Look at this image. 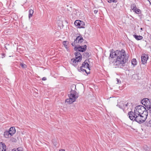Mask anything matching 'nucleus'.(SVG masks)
Returning a JSON list of instances; mask_svg holds the SVG:
<instances>
[{
  "instance_id": "15",
  "label": "nucleus",
  "mask_w": 151,
  "mask_h": 151,
  "mask_svg": "<svg viewBox=\"0 0 151 151\" xmlns=\"http://www.w3.org/2000/svg\"><path fill=\"white\" fill-rule=\"evenodd\" d=\"M63 44L64 45L67 50L68 51H69V49L68 46V42L66 41H64L63 42Z\"/></svg>"
},
{
  "instance_id": "6",
  "label": "nucleus",
  "mask_w": 151,
  "mask_h": 151,
  "mask_svg": "<svg viewBox=\"0 0 151 151\" xmlns=\"http://www.w3.org/2000/svg\"><path fill=\"white\" fill-rule=\"evenodd\" d=\"M74 24L77 28H84L85 24L83 22L78 20L75 21Z\"/></svg>"
},
{
  "instance_id": "26",
  "label": "nucleus",
  "mask_w": 151,
  "mask_h": 151,
  "mask_svg": "<svg viewBox=\"0 0 151 151\" xmlns=\"http://www.w3.org/2000/svg\"><path fill=\"white\" fill-rule=\"evenodd\" d=\"M74 60H76L78 62H79L81 61V59H79V58H78V57H75V59H74Z\"/></svg>"
},
{
  "instance_id": "37",
  "label": "nucleus",
  "mask_w": 151,
  "mask_h": 151,
  "mask_svg": "<svg viewBox=\"0 0 151 151\" xmlns=\"http://www.w3.org/2000/svg\"><path fill=\"white\" fill-rule=\"evenodd\" d=\"M149 111H150V113H151V109H150L149 110Z\"/></svg>"
},
{
  "instance_id": "3",
  "label": "nucleus",
  "mask_w": 151,
  "mask_h": 151,
  "mask_svg": "<svg viewBox=\"0 0 151 151\" xmlns=\"http://www.w3.org/2000/svg\"><path fill=\"white\" fill-rule=\"evenodd\" d=\"M68 96L69 98L66 99L65 102V103L68 104H71L75 102L78 97V95L76 91L72 90L68 94Z\"/></svg>"
},
{
  "instance_id": "8",
  "label": "nucleus",
  "mask_w": 151,
  "mask_h": 151,
  "mask_svg": "<svg viewBox=\"0 0 151 151\" xmlns=\"http://www.w3.org/2000/svg\"><path fill=\"white\" fill-rule=\"evenodd\" d=\"M86 49V46L84 45L83 46H75L74 49L76 51H79L81 52H83L85 51Z\"/></svg>"
},
{
  "instance_id": "29",
  "label": "nucleus",
  "mask_w": 151,
  "mask_h": 151,
  "mask_svg": "<svg viewBox=\"0 0 151 151\" xmlns=\"http://www.w3.org/2000/svg\"><path fill=\"white\" fill-rule=\"evenodd\" d=\"M108 1L109 3H111V2H116L115 0H108Z\"/></svg>"
},
{
  "instance_id": "38",
  "label": "nucleus",
  "mask_w": 151,
  "mask_h": 151,
  "mask_svg": "<svg viewBox=\"0 0 151 151\" xmlns=\"http://www.w3.org/2000/svg\"><path fill=\"white\" fill-rule=\"evenodd\" d=\"M151 123V121H150L149 122V123L150 124Z\"/></svg>"
},
{
  "instance_id": "4",
  "label": "nucleus",
  "mask_w": 151,
  "mask_h": 151,
  "mask_svg": "<svg viewBox=\"0 0 151 151\" xmlns=\"http://www.w3.org/2000/svg\"><path fill=\"white\" fill-rule=\"evenodd\" d=\"M145 112H146L147 114V116L148 114V112L147 110H146L145 107L142 105H139L137 106L134 110L133 113H136L139 114H144Z\"/></svg>"
},
{
  "instance_id": "10",
  "label": "nucleus",
  "mask_w": 151,
  "mask_h": 151,
  "mask_svg": "<svg viewBox=\"0 0 151 151\" xmlns=\"http://www.w3.org/2000/svg\"><path fill=\"white\" fill-rule=\"evenodd\" d=\"M81 66L82 67H83L84 68H85L86 69H88L89 71L90 70V69L89 66V64L86 60H85Z\"/></svg>"
},
{
  "instance_id": "21",
  "label": "nucleus",
  "mask_w": 151,
  "mask_h": 151,
  "mask_svg": "<svg viewBox=\"0 0 151 151\" xmlns=\"http://www.w3.org/2000/svg\"><path fill=\"white\" fill-rule=\"evenodd\" d=\"M71 61L72 62V65L76 67L78 64V62L76 60H75L73 59H72L71 60Z\"/></svg>"
},
{
  "instance_id": "18",
  "label": "nucleus",
  "mask_w": 151,
  "mask_h": 151,
  "mask_svg": "<svg viewBox=\"0 0 151 151\" xmlns=\"http://www.w3.org/2000/svg\"><path fill=\"white\" fill-rule=\"evenodd\" d=\"M132 78L135 79H139L140 77L139 76V74H134L132 76Z\"/></svg>"
},
{
  "instance_id": "19",
  "label": "nucleus",
  "mask_w": 151,
  "mask_h": 151,
  "mask_svg": "<svg viewBox=\"0 0 151 151\" xmlns=\"http://www.w3.org/2000/svg\"><path fill=\"white\" fill-rule=\"evenodd\" d=\"M9 135H10V133L9 131H6L4 132V135L5 137L6 138L9 137Z\"/></svg>"
},
{
  "instance_id": "35",
  "label": "nucleus",
  "mask_w": 151,
  "mask_h": 151,
  "mask_svg": "<svg viewBox=\"0 0 151 151\" xmlns=\"http://www.w3.org/2000/svg\"><path fill=\"white\" fill-rule=\"evenodd\" d=\"M59 151H65L64 149H61L59 150Z\"/></svg>"
},
{
  "instance_id": "40",
  "label": "nucleus",
  "mask_w": 151,
  "mask_h": 151,
  "mask_svg": "<svg viewBox=\"0 0 151 151\" xmlns=\"http://www.w3.org/2000/svg\"><path fill=\"white\" fill-rule=\"evenodd\" d=\"M141 29L142 30V28H141Z\"/></svg>"
},
{
  "instance_id": "41",
  "label": "nucleus",
  "mask_w": 151,
  "mask_h": 151,
  "mask_svg": "<svg viewBox=\"0 0 151 151\" xmlns=\"http://www.w3.org/2000/svg\"><path fill=\"white\" fill-rule=\"evenodd\" d=\"M149 126H150V127H151V125H150Z\"/></svg>"
},
{
  "instance_id": "11",
  "label": "nucleus",
  "mask_w": 151,
  "mask_h": 151,
  "mask_svg": "<svg viewBox=\"0 0 151 151\" xmlns=\"http://www.w3.org/2000/svg\"><path fill=\"white\" fill-rule=\"evenodd\" d=\"M126 102L124 101H121L118 103L117 106H118L120 109H125L124 104Z\"/></svg>"
},
{
  "instance_id": "22",
  "label": "nucleus",
  "mask_w": 151,
  "mask_h": 151,
  "mask_svg": "<svg viewBox=\"0 0 151 151\" xmlns=\"http://www.w3.org/2000/svg\"><path fill=\"white\" fill-rule=\"evenodd\" d=\"M132 64L134 65L137 64V62L135 59L134 58L132 59L131 61Z\"/></svg>"
},
{
  "instance_id": "17",
  "label": "nucleus",
  "mask_w": 151,
  "mask_h": 151,
  "mask_svg": "<svg viewBox=\"0 0 151 151\" xmlns=\"http://www.w3.org/2000/svg\"><path fill=\"white\" fill-rule=\"evenodd\" d=\"M75 55L76 57L79 58V59H82V56L80 52H75Z\"/></svg>"
},
{
  "instance_id": "5",
  "label": "nucleus",
  "mask_w": 151,
  "mask_h": 151,
  "mask_svg": "<svg viewBox=\"0 0 151 151\" xmlns=\"http://www.w3.org/2000/svg\"><path fill=\"white\" fill-rule=\"evenodd\" d=\"M141 102L145 107L150 110L151 109V100L147 98H145L142 100Z\"/></svg>"
},
{
  "instance_id": "31",
  "label": "nucleus",
  "mask_w": 151,
  "mask_h": 151,
  "mask_svg": "<svg viewBox=\"0 0 151 151\" xmlns=\"http://www.w3.org/2000/svg\"><path fill=\"white\" fill-rule=\"evenodd\" d=\"M116 79H117V83H121V81H120L118 78H116Z\"/></svg>"
},
{
  "instance_id": "9",
  "label": "nucleus",
  "mask_w": 151,
  "mask_h": 151,
  "mask_svg": "<svg viewBox=\"0 0 151 151\" xmlns=\"http://www.w3.org/2000/svg\"><path fill=\"white\" fill-rule=\"evenodd\" d=\"M148 59V55L145 54H142L141 56V61L142 63L143 64L146 63Z\"/></svg>"
},
{
  "instance_id": "20",
  "label": "nucleus",
  "mask_w": 151,
  "mask_h": 151,
  "mask_svg": "<svg viewBox=\"0 0 151 151\" xmlns=\"http://www.w3.org/2000/svg\"><path fill=\"white\" fill-rule=\"evenodd\" d=\"M34 13V11L33 10L30 9L29 11V18L30 19L32 16L33 14Z\"/></svg>"
},
{
  "instance_id": "12",
  "label": "nucleus",
  "mask_w": 151,
  "mask_h": 151,
  "mask_svg": "<svg viewBox=\"0 0 151 151\" xmlns=\"http://www.w3.org/2000/svg\"><path fill=\"white\" fill-rule=\"evenodd\" d=\"M78 70L79 72H81L83 73H85L87 74H89L90 72V71L87 72L86 70V69L84 68L83 67H82L81 66L79 68H78Z\"/></svg>"
},
{
  "instance_id": "7",
  "label": "nucleus",
  "mask_w": 151,
  "mask_h": 151,
  "mask_svg": "<svg viewBox=\"0 0 151 151\" xmlns=\"http://www.w3.org/2000/svg\"><path fill=\"white\" fill-rule=\"evenodd\" d=\"M83 39L81 36H78L74 40V42H73L71 45L73 46H75L76 43H81L83 41Z\"/></svg>"
},
{
  "instance_id": "25",
  "label": "nucleus",
  "mask_w": 151,
  "mask_h": 151,
  "mask_svg": "<svg viewBox=\"0 0 151 151\" xmlns=\"http://www.w3.org/2000/svg\"><path fill=\"white\" fill-rule=\"evenodd\" d=\"M12 151H22V149L21 147H19L16 149H12Z\"/></svg>"
},
{
  "instance_id": "1",
  "label": "nucleus",
  "mask_w": 151,
  "mask_h": 151,
  "mask_svg": "<svg viewBox=\"0 0 151 151\" xmlns=\"http://www.w3.org/2000/svg\"><path fill=\"white\" fill-rule=\"evenodd\" d=\"M110 56L112 58H116V60L113 62V65L115 68H121L125 66V64L128 60L129 56L126 54L123 49L111 52Z\"/></svg>"
},
{
  "instance_id": "34",
  "label": "nucleus",
  "mask_w": 151,
  "mask_h": 151,
  "mask_svg": "<svg viewBox=\"0 0 151 151\" xmlns=\"http://www.w3.org/2000/svg\"><path fill=\"white\" fill-rule=\"evenodd\" d=\"M137 8H136V9H135V10H133V12H135V13H136V10H137Z\"/></svg>"
},
{
  "instance_id": "16",
  "label": "nucleus",
  "mask_w": 151,
  "mask_h": 151,
  "mask_svg": "<svg viewBox=\"0 0 151 151\" xmlns=\"http://www.w3.org/2000/svg\"><path fill=\"white\" fill-rule=\"evenodd\" d=\"M133 37L137 40H140L142 39L143 38V37L140 35L138 36L137 35H133Z\"/></svg>"
},
{
  "instance_id": "30",
  "label": "nucleus",
  "mask_w": 151,
  "mask_h": 151,
  "mask_svg": "<svg viewBox=\"0 0 151 151\" xmlns=\"http://www.w3.org/2000/svg\"><path fill=\"white\" fill-rule=\"evenodd\" d=\"M128 103H126V104L125 103L124 106L125 107V109L127 108V107L128 106Z\"/></svg>"
},
{
  "instance_id": "39",
  "label": "nucleus",
  "mask_w": 151,
  "mask_h": 151,
  "mask_svg": "<svg viewBox=\"0 0 151 151\" xmlns=\"http://www.w3.org/2000/svg\"><path fill=\"white\" fill-rule=\"evenodd\" d=\"M5 48H6V50H7V47H6V46H5Z\"/></svg>"
},
{
  "instance_id": "13",
  "label": "nucleus",
  "mask_w": 151,
  "mask_h": 151,
  "mask_svg": "<svg viewBox=\"0 0 151 151\" xmlns=\"http://www.w3.org/2000/svg\"><path fill=\"white\" fill-rule=\"evenodd\" d=\"M6 146L5 144L2 142L0 143V151H6Z\"/></svg>"
},
{
  "instance_id": "28",
  "label": "nucleus",
  "mask_w": 151,
  "mask_h": 151,
  "mask_svg": "<svg viewBox=\"0 0 151 151\" xmlns=\"http://www.w3.org/2000/svg\"><path fill=\"white\" fill-rule=\"evenodd\" d=\"M84 53V56H85L87 57H89V55L88 53L87 52Z\"/></svg>"
},
{
  "instance_id": "33",
  "label": "nucleus",
  "mask_w": 151,
  "mask_h": 151,
  "mask_svg": "<svg viewBox=\"0 0 151 151\" xmlns=\"http://www.w3.org/2000/svg\"><path fill=\"white\" fill-rule=\"evenodd\" d=\"M98 12V10H95L94 11V13L95 14H96Z\"/></svg>"
},
{
  "instance_id": "2",
  "label": "nucleus",
  "mask_w": 151,
  "mask_h": 151,
  "mask_svg": "<svg viewBox=\"0 0 151 151\" xmlns=\"http://www.w3.org/2000/svg\"><path fill=\"white\" fill-rule=\"evenodd\" d=\"M129 119L133 121H135L139 124L144 122L146 120L147 117V114L145 112L144 114H139L136 113H133V111H131L128 113Z\"/></svg>"
},
{
  "instance_id": "27",
  "label": "nucleus",
  "mask_w": 151,
  "mask_h": 151,
  "mask_svg": "<svg viewBox=\"0 0 151 151\" xmlns=\"http://www.w3.org/2000/svg\"><path fill=\"white\" fill-rule=\"evenodd\" d=\"M136 13L137 14H139L141 13V12L139 9H137V10H136Z\"/></svg>"
},
{
  "instance_id": "23",
  "label": "nucleus",
  "mask_w": 151,
  "mask_h": 151,
  "mask_svg": "<svg viewBox=\"0 0 151 151\" xmlns=\"http://www.w3.org/2000/svg\"><path fill=\"white\" fill-rule=\"evenodd\" d=\"M131 8L132 10H135V9H136L137 7L135 4H133L131 5Z\"/></svg>"
},
{
  "instance_id": "24",
  "label": "nucleus",
  "mask_w": 151,
  "mask_h": 151,
  "mask_svg": "<svg viewBox=\"0 0 151 151\" xmlns=\"http://www.w3.org/2000/svg\"><path fill=\"white\" fill-rule=\"evenodd\" d=\"M20 65L23 68H26L27 67V65L23 63H21L20 64Z\"/></svg>"
},
{
  "instance_id": "36",
  "label": "nucleus",
  "mask_w": 151,
  "mask_h": 151,
  "mask_svg": "<svg viewBox=\"0 0 151 151\" xmlns=\"http://www.w3.org/2000/svg\"><path fill=\"white\" fill-rule=\"evenodd\" d=\"M2 55L4 57L5 56V54L4 53H2Z\"/></svg>"
},
{
  "instance_id": "14",
  "label": "nucleus",
  "mask_w": 151,
  "mask_h": 151,
  "mask_svg": "<svg viewBox=\"0 0 151 151\" xmlns=\"http://www.w3.org/2000/svg\"><path fill=\"white\" fill-rule=\"evenodd\" d=\"M10 133V136H12L15 133L16 130L14 127H11L9 129V131Z\"/></svg>"
},
{
  "instance_id": "32",
  "label": "nucleus",
  "mask_w": 151,
  "mask_h": 151,
  "mask_svg": "<svg viewBox=\"0 0 151 151\" xmlns=\"http://www.w3.org/2000/svg\"><path fill=\"white\" fill-rule=\"evenodd\" d=\"M47 80V78L46 77H44L42 78V80L45 81Z\"/></svg>"
}]
</instances>
